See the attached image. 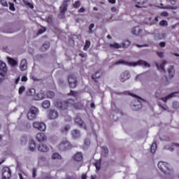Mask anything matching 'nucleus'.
<instances>
[{
	"instance_id": "13d9d810",
	"label": "nucleus",
	"mask_w": 179,
	"mask_h": 179,
	"mask_svg": "<svg viewBox=\"0 0 179 179\" xmlns=\"http://www.w3.org/2000/svg\"><path fill=\"white\" fill-rule=\"evenodd\" d=\"M78 13H85V12H86V9H85V8L81 7L78 10Z\"/></svg>"
},
{
	"instance_id": "58836bf2",
	"label": "nucleus",
	"mask_w": 179,
	"mask_h": 179,
	"mask_svg": "<svg viewBox=\"0 0 179 179\" xmlns=\"http://www.w3.org/2000/svg\"><path fill=\"white\" fill-rule=\"evenodd\" d=\"M178 8V7L177 6H166L165 7H162V9H170L171 10H176Z\"/></svg>"
},
{
	"instance_id": "39448f33",
	"label": "nucleus",
	"mask_w": 179,
	"mask_h": 179,
	"mask_svg": "<svg viewBox=\"0 0 179 179\" xmlns=\"http://www.w3.org/2000/svg\"><path fill=\"white\" fill-rule=\"evenodd\" d=\"M158 169L164 174H171V170L169 167V164L166 162H159L158 163Z\"/></svg>"
},
{
	"instance_id": "6e6552de",
	"label": "nucleus",
	"mask_w": 179,
	"mask_h": 179,
	"mask_svg": "<svg viewBox=\"0 0 179 179\" xmlns=\"http://www.w3.org/2000/svg\"><path fill=\"white\" fill-rule=\"evenodd\" d=\"M179 94V92H173V93H171V94H169L166 96L159 98V92H156L155 93V97L157 99H158L159 100H162V101H164V103H166L167 101V100H170V99H173V97L177 96V94Z\"/></svg>"
},
{
	"instance_id": "473e14b6",
	"label": "nucleus",
	"mask_w": 179,
	"mask_h": 179,
	"mask_svg": "<svg viewBox=\"0 0 179 179\" xmlns=\"http://www.w3.org/2000/svg\"><path fill=\"white\" fill-rule=\"evenodd\" d=\"M52 159L53 160H57V159L58 160H61V159H62V157H61V155H59L58 153L55 152V153L52 154Z\"/></svg>"
},
{
	"instance_id": "f3484780",
	"label": "nucleus",
	"mask_w": 179,
	"mask_h": 179,
	"mask_svg": "<svg viewBox=\"0 0 179 179\" xmlns=\"http://www.w3.org/2000/svg\"><path fill=\"white\" fill-rule=\"evenodd\" d=\"M166 64H167V61L163 60L162 64L156 63L155 65L159 71L164 72V65H166Z\"/></svg>"
},
{
	"instance_id": "6e6d98bb",
	"label": "nucleus",
	"mask_w": 179,
	"mask_h": 179,
	"mask_svg": "<svg viewBox=\"0 0 179 179\" xmlns=\"http://www.w3.org/2000/svg\"><path fill=\"white\" fill-rule=\"evenodd\" d=\"M36 173H37V169L34 168L32 169V177L34 178H36Z\"/></svg>"
},
{
	"instance_id": "1a4fd4ad",
	"label": "nucleus",
	"mask_w": 179,
	"mask_h": 179,
	"mask_svg": "<svg viewBox=\"0 0 179 179\" xmlns=\"http://www.w3.org/2000/svg\"><path fill=\"white\" fill-rule=\"evenodd\" d=\"M8 74V67H6V64L0 61V76L2 78H6Z\"/></svg>"
},
{
	"instance_id": "4d7b16f0",
	"label": "nucleus",
	"mask_w": 179,
	"mask_h": 179,
	"mask_svg": "<svg viewBox=\"0 0 179 179\" xmlns=\"http://www.w3.org/2000/svg\"><path fill=\"white\" fill-rule=\"evenodd\" d=\"M157 55L159 58H163V57H164V53L163 52H157Z\"/></svg>"
},
{
	"instance_id": "9d476101",
	"label": "nucleus",
	"mask_w": 179,
	"mask_h": 179,
	"mask_svg": "<svg viewBox=\"0 0 179 179\" xmlns=\"http://www.w3.org/2000/svg\"><path fill=\"white\" fill-rule=\"evenodd\" d=\"M12 176V171L9 167L6 166L2 169V179H10Z\"/></svg>"
},
{
	"instance_id": "4be33fe9",
	"label": "nucleus",
	"mask_w": 179,
	"mask_h": 179,
	"mask_svg": "<svg viewBox=\"0 0 179 179\" xmlns=\"http://www.w3.org/2000/svg\"><path fill=\"white\" fill-rule=\"evenodd\" d=\"M132 34H134L135 36H139L141 33H142V29L139 28V27H136L132 29L131 31Z\"/></svg>"
},
{
	"instance_id": "e2e57ef3",
	"label": "nucleus",
	"mask_w": 179,
	"mask_h": 179,
	"mask_svg": "<svg viewBox=\"0 0 179 179\" xmlns=\"http://www.w3.org/2000/svg\"><path fill=\"white\" fill-rule=\"evenodd\" d=\"M43 179H52V177L50 175H45L43 177Z\"/></svg>"
},
{
	"instance_id": "f704fd0d",
	"label": "nucleus",
	"mask_w": 179,
	"mask_h": 179,
	"mask_svg": "<svg viewBox=\"0 0 179 179\" xmlns=\"http://www.w3.org/2000/svg\"><path fill=\"white\" fill-rule=\"evenodd\" d=\"M129 45H131V42L129 41H124L122 44V48H128Z\"/></svg>"
},
{
	"instance_id": "a211bd4d",
	"label": "nucleus",
	"mask_w": 179,
	"mask_h": 179,
	"mask_svg": "<svg viewBox=\"0 0 179 179\" xmlns=\"http://www.w3.org/2000/svg\"><path fill=\"white\" fill-rule=\"evenodd\" d=\"M20 71H26L27 69V60L24 59L21 61L20 64Z\"/></svg>"
},
{
	"instance_id": "7c9ffc66",
	"label": "nucleus",
	"mask_w": 179,
	"mask_h": 179,
	"mask_svg": "<svg viewBox=\"0 0 179 179\" xmlns=\"http://www.w3.org/2000/svg\"><path fill=\"white\" fill-rule=\"evenodd\" d=\"M28 96H34V98L36 97V90L34 88H31L27 92Z\"/></svg>"
},
{
	"instance_id": "09e8293b",
	"label": "nucleus",
	"mask_w": 179,
	"mask_h": 179,
	"mask_svg": "<svg viewBox=\"0 0 179 179\" xmlns=\"http://www.w3.org/2000/svg\"><path fill=\"white\" fill-rule=\"evenodd\" d=\"M159 24H160V26L164 27V26H168L169 24L167 23V21L162 20V21H160Z\"/></svg>"
},
{
	"instance_id": "5701e85b",
	"label": "nucleus",
	"mask_w": 179,
	"mask_h": 179,
	"mask_svg": "<svg viewBox=\"0 0 179 179\" xmlns=\"http://www.w3.org/2000/svg\"><path fill=\"white\" fill-rule=\"evenodd\" d=\"M101 75H103V72L101 71H96L92 76V80L96 82V79H99V78H101Z\"/></svg>"
},
{
	"instance_id": "aec40b11",
	"label": "nucleus",
	"mask_w": 179,
	"mask_h": 179,
	"mask_svg": "<svg viewBox=\"0 0 179 179\" xmlns=\"http://www.w3.org/2000/svg\"><path fill=\"white\" fill-rule=\"evenodd\" d=\"M38 150H39V152H48V150H50V148H48V146H47V145L41 144L38 147Z\"/></svg>"
},
{
	"instance_id": "de8ad7c7",
	"label": "nucleus",
	"mask_w": 179,
	"mask_h": 179,
	"mask_svg": "<svg viewBox=\"0 0 179 179\" xmlns=\"http://www.w3.org/2000/svg\"><path fill=\"white\" fill-rule=\"evenodd\" d=\"M173 108H176V110L179 108V103L178 101H174L173 103Z\"/></svg>"
},
{
	"instance_id": "0eeeda50",
	"label": "nucleus",
	"mask_w": 179,
	"mask_h": 179,
	"mask_svg": "<svg viewBox=\"0 0 179 179\" xmlns=\"http://www.w3.org/2000/svg\"><path fill=\"white\" fill-rule=\"evenodd\" d=\"M37 114H38V109L34 106L31 107L27 113L28 120H34L37 116Z\"/></svg>"
},
{
	"instance_id": "412c9836",
	"label": "nucleus",
	"mask_w": 179,
	"mask_h": 179,
	"mask_svg": "<svg viewBox=\"0 0 179 179\" xmlns=\"http://www.w3.org/2000/svg\"><path fill=\"white\" fill-rule=\"evenodd\" d=\"M73 159L76 160V162H82L83 159V155H82V152H77L74 155Z\"/></svg>"
},
{
	"instance_id": "f8f14e48",
	"label": "nucleus",
	"mask_w": 179,
	"mask_h": 179,
	"mask_svg": "<svg viewBox=\"0 0 179 179\" xmlns=\"http://www.w3.org/2000/svg\"><path fill=\"white\" fill-rule=\"evenodd\" d=\"M34 128L38 129V131H44L46 129L45 124L40 122H35L33 124Z\"/></svg>"
},
{
	"instance_id": "79ce46f5",
	"label": "nucleus",
	"mask_w": 179,
	"mask_h": 179,
	"mask_svg": "<svg viewBox=\"0 0 179 179\" xmlns=\"http://www.w3.org/2000/svg\"><path fill=\"white\" fill-rule=\"evenodd\" d=\"M90 48V41H86L85 45L84 46L85 51L87 50Z\"/></svg>"
},
{
	"instance_id": "a18cd8bd",
	"label": "nucleus",
	"mask_w": 179,
	"mask_h": 179,
	"mask_svg": "<svg viewBox=\"0 0 179 179\" xmlns=\"http://www.w3.org/2000/svg\"><path fill=\"white\" fill-rule=\"evenodd\" d=\"M136 3L138 5H143L148 2V0H136Z\"/></svg>"
},
{
	"instance_id": "680f3d73",
	"label": "nucleus",
	"mask_w": 179,
	"mask_h": 179,
	"mask_svg": "<svg viewBox=\"0 0 179 179\" xmlns=\"http://www.w3.org/2000/svg\"><path fill=\"white\" fill-rule=\"evenodd\" d=\"M161 16H164V17H167V16H169V13L164 11L161 13Z\"/></svg>"
},
{
	"instance_id": "864d4df0",
	"label": "nucleus",
	"mask_w": 179,
	"mask_h": 179,
	"mask_svg": "<svg viewBox=\"0 0 179 179\" xmlns=\"http://www.w3.org/2000/svg\"><path fill=\"white\" fill-rule=\"evenodd\" d=\"M25 5H27V6H29V8H31V9H33V8H34V6H33V4H31V3H29L27 1H24Z\"/></svg>"
},
{
	"instance_id": "0e129e2a",
	"label": "nucleus",
	"mask_w": 179,
	"mask_h": 179,
	"mask_svg": "<svg viewBox=\"0 0 179 179\" xmlns=\"http://www.w3.org/2000/svg\"><path fill=\"white\" fill-rule=\"evenodd\" d=\"M22 82H27V77L24 76L21 78Z\"/></svg>"
},
{
	"instance_id": "393cba45",
	"label": "nucleus",
	"mask_w": 179,
	"mask_h": 179,
	"mask_svg": "<svg viewBox=\"0 0 179 179\" xmlns=\"http://www.w3.org/2000/svg\"><path fill=\"white\" fill-rule=\"evenodd\" d=\"M29 149L31 150V152H34V150H36V143L34 141H29Z\"/></svg>"
},
{
	"instance_id": "5fc2aeb1",
	"label": "nucleus",
	"mask_w": 179,
	"mask_h": 179,
	"mask_svg": "<svg viewBox=\"0 0 179 179\" xmlns=\"http://www.w3.org/2000/svg\"><path fill=\"white\" fill-rule=\"evenodd\" d=\"M46 22H47L48 23H49V24H51V23H52V17H48L46 18Z\"/></svg>"
},
{
	"instance_id": "4c0bfd02",
	"label": "nucleus",
	"mask_w": 179,
	"mask_h": 179,
	"mask_svg": "<svg viewBox=\"0 0 179 179\" xmlns=\"http://www.w3.org/2000/svg\"><path fill=\"white\" fill-rule=\"evenodd\" d=\"M110 48H121L122 45L117 43H110Z\"/></svg>"
},
{
	"instance_id": "cd10ccee",
	"label": "nucleus",
	"mask_w": 179,
	"mask_h": 179,
	"mask_svg": "<svg viewBox=\"0 0 179 179\" xmlns=\"http://www.w3.org/2000/svg\"><path fill=\"white\" fill-rule=\"evenodd\" d=\"M34 99V100H43V99H45V96L43 93L36 94Z\"/></svg>"
},
{
	"instance_id": "2eb2a0df",
	"label": "nucleus",
	"mask_w": 179,
	"mask_h": 179,
	"mask_svg": "<svg viewBox=\"0 0 179 179\" xmlns=\"http://www.w3.org/2000/svg\"><path fill=\"white\" fill-rule=\"evenodd\" d=\"M75 122L77 125H78V127H80V128H83L84 129H85V131L86 129H87V128L86 127V124L83 122L80 117H76L75 120Z\"/></svg>"
},
{
	"instance_id": "c756f323",
	"label": "nucleus",
	"mask_w": 179,
	"mask_h": 179,
	"mask_svg": "<svg viewBox=\"0 0 179 179\" xmlns=\"http://www.w3.org/2000/svg\"><path fill=\"white\" fill-rule=\"evenodd\" d=\"M8 64L11 65V66H15V65H17V62L10 57H8Z\"/></svg>"
},
{
	"instance_id": "c85d7f7f",
	"label": "nucleus",
	"mask_w": 179,
	"mask_h": 179,
	"mask_svg": "<svg viewBox=\"0 0 179 179\" xmlns=\"http://www.w3.org/2000/svg\"><path fill=\"white\" fill-rule=\"evenodd\" d=\"M50 106H51V103L48 100H45L42 103V107L43 108H50Z\"/></svg>"
},
{
	"instance_id": "dca6fc26",
	"label": "nucleus",
	"mask_w": 179,
	"mask_h": 179,
	"mask_svg": "<svg viewBox=\"0 0 179 179\" xmlns=\"http://www.w3.org/2000/svg\"><path fill=\"white\" fill-rule=\"evenodd\" d=\"M36 139L38 142H44V141H47V136L44 133H38L36 135Z\"/></svg>"
},
{
	"instance_id": "774afa93",
	"label": "nucleus",
	"mask_w": 179,
	"mask_h": 179,
	"mask_svg": "<svg viewBox=\"0 0 179 179\" xmlns=\"http://www.w3.org/2000/svg\"><path fill=\"white\" fill-rule=\"evenodd\" d=\"M169 1L173 6L176 5V0H169Z\"/></svg>"
},
{
	"instance_id": "37998d69",
	"label": "nucleus",
	"mask_w": 179,
	"mask_h": 179,
	"mask_svg": "<svg viewBox=\"0 0 179 179\" xmlns=\"http://www.w3.org/2000/svg\"><path fill=\"white\" fill-rule=\"evenodd\" d=\"M73 8H76V9H78V8H80V1H76L73 4Z\"/></svg>"
},
{
	"instance_id": "4468645a",
	"label": "nucleus",
	"mask_w": 179,
	"mask_h": 179,
	"mask_svg": "<svg viewBox=\"0 0 179 179\" xmlns=\"http://www.w3.org/2000/svg\"><path fill=\"white\" fill-rule=\"evenodd\" d=\"M48 117L50 120H55V118H58V112L54 109L49 110Z\"/></svg>"
},
{
	"instance_id": "72a5a7b5",
	"label": "nucleus",
	"mask_w": 179,
	"mask_h": 179,
	"mask_svg": "<svg viewBox=\"0 0 179 179\" xmlns=\"http://www.w3.org/2000/svg\"><path fill=\"white\" fill-rule=\"evenodd\" d=\"M48 99H54L55 97V94L52 91H48L46 94Z\"/></svg>"
},
{
	"instance_id": "f257e3e1",
	"label": "nucleus",
	"mask_w": 179,
	"mask_h": 179,
	"mask_svg": "<svg viewBox=\"0 0 179 179\" xmlns=\"http://www.w3.org/2000/svg\"><path fill=\"white\" fill-rule=\"evenodd\" d=\"M126 65L127 66H138V65H141V66H145V68H150V64L144 60L140 59L137 62H127L124 60H119L114 63V65Z\"/></svg>"
},
{
	"instance_id": "9b49d317",
	"label": "nucleus",
	"mask_w": 179,
	"mask_h": 179,
	"mask_svg": "<svg viewBox=\"0 0 179 179\" xmlns=\"http://www.w3.org/2000/svg\"><path fill=\"white\" fill-rule=\"evenodd\" d=\"M72 146H71V143L66 141L64 140L59 144V150H68V149H71Z\"/></svg>"
},
{
	"instance_id": "c9c22d12",
	"label": "nucleus",
	"mask_w": 179,
	"mask_h": 179,
	"mask_svg": "<svg viewBox=\"0 0 179 179\" xmlns=\"http://www.w3.org/2000/svg\"><path fill=\"white\" fill-rule=\"evenodd\" d=\"M27 143V136H22L20 138V145H26Z\"/></svg>"
},
{
	"instance_id": "a878e982",
	"label": "nucleus",
	"mask_w": 179,
	"mask_h": 179,
	"mask_svg": "<svg viewBox=\"0 0 179 179\" xmlns=\"http://www.w3.org/2000/svg\"><path fill=\"white\" fill-rule=\"evenodd\" d=\"M168 73L169 76H171V78H174L175 71L173 66H169V68L168 69Z\"/></svg>"
},
{
	"instance_id": "423d86ee",
	"label": "nucleus",
	"mask_w": 179,
	"mask_h": 179,
	"mask_svg": "<svg viewBox=\"0 0 179 179\" xmlns=\"http://www.w3.org/2000/svg\"><path fill=\"white\" fill-rule=\"evenodd\" d=\"M68 82L69 87L71 89H75V87L78 86V79L75 77V75L73 74H70L68 76Z\"/></svg>"
},
{
	"instance_id": "a19ab883",
	"label": "nucleus",
	"mask_w": 179,
	"mask_h": 179,
	"mask_svg": "<svg viewBox=\"0 0 179 179\" xmlns=\"http://www.w3.org/2000/svg\"><path fill=\"white\" fill-rule=\"evenodd\" d=\"M163 38H164L163 34H157L155 36V40H163Z\"/></svg>"
},
{
	"instance_id": "20e7f679",
	"label": "nucleus",
	"mask_w": 179,
	"mask_h": 179,
	"mask_svg": "<svg viewBox=\"0 0 179 179\" xmlns=\"http://www.w3.org/2000/svg\"><path fill=\"white\" fill-rule=\"evenodd\" d=\"M71 0H64L62 6L59 8L60 13L58 15L59 19H64L65 17V12L68 10V2H70Z\"/></svg>"
},
{
	"instance_id": "49530a36",
	"label": "nucleus",
	"mask_w": 179,
	"mask_h": 179,
	"mask_svg": "<svg viewBox=\"0 0 179 179\" xmlns=\"http://www.w3.org/2000/svg\"><path fill=\"white\" fill-rule=\"evenodd\" d=\"M24 90H26V88L24 87V86L20 87L18 91L19 94H22L23 92H24Z\"/></svg>"
},
{
	"instance_id": "8fccbe9b",
	"label": "nucleus",
	"mask_w": 179,
	"mask_h": 179,
	"mask_svg": "<svg viewBox=\"0 0 179 179\" xmlns=\"http://www.w3.org/2000/svg\"><path fill=\"white\" fill-rule=\"evenodd\" d=\"M0 3L2 5V6L8 7V2H6L5 0H0Z\"/></svg>"
},
{
	"instance_id": "c03bdc74",
	"label": "nucleus",
	"mask_w": 179,
	"mask_h": 179,
	"mask_svg": "<svg viewBox=\"0 0 179 179\" xmlns=\"http://www.w3.org/2000/svg\"><path fill=\"white\" fill-rule=\"evenodd\" d=\"M94 24H91L90 26H89V34H93V30L92 29H94Z\"/></svg>"
},
{
	"instance_id": "2f4dec72",
	"label": "nucleus",
	"mask_w": 179,
	"mask_h": 179,
	"mask_svg": "<svg viewBox=\"0 0 179 179\" xmlns=\"http://www.w3.org/2000/svg\"><path fill=\"white\" fill-rule=\"evenodd\" d=\"M94 166L96 169V171H99V170H100L101 167V159H100L98 161H96V163L94 164Z\"/></svg>"
},
{
	"instance_id": "b1692460",
	"label": "nucleus",
	"mask_w": 179,
	"mask_h": 179,
	"mask_svg": "<svg viewBox=\"0 0 179 179\" xmlns=\"http://www.w3.org/2000/svg\"><path fill=\"white\" fill-rule=\"evenodd\" d=\"M50 48V42H45L43 45L42 47L41 48V51L43 52L47 51Z\"/></svg>"
},
{
	"instance_id": "7ed1b4c3",
	"label": "nucleus",
	"mask_w": 179,
	"mask_h": 179,
	"mask_svg": "<svg viewBox=\"0 0 179 179\" xmlns=\"http://www.w3.org/2000/svg\"><path fill=\"white\" fill-rule=\"evenodd\" d=\"M71 101H72V100L69 99L67 101L59 102L57 106L61 110H66V108H68V107L69 106V104H73V107H75V108H76L77 110L80 108V104L72 103H71Z\"/></svg>"
},
{
	"instance_id": "052dcab7",
	"label": "nucleus",
	"mask_w": 179,
	"mask_h": 179,
	"mask_svg": "<svg viewBox=\"0 0 179 179\" xmlns=\"http://www.w3.org/2000/svg\"><path fill=\"white\" fill-rule=\"evenodd\" d=\"M164 149H166L167 150H170L171 152H173V150H174V149H173V148L170 147V145H165L164 146Z\"/></svg>"
},
{
	"instance_id": "bf43d9fd",
	"label": "nucleus",
	"mask_w": 179,
	"mask_h": 179,
	"mask_svg": "<svg viewBox=\"0 0 179 179\" xmlns=\"http://www.w3.org/2000/svg\"><path fill=\"white\" fill-rule=\"evenodd\" d=\"M58 83L60 86H64V85H65V81H64L62 79H59Z\"/></svg>"
},
{
	"instance_id": "f03ea898",
	"label": "nucleus",
	"mask_w": 179,
	"mask_h": 179,
	"mask_svg": "<svg viewBox=\"0 0 179 179\" xmlns=\"http://www.w3.org/2000/svg\"><path fill=\"white\" fill-rule=\"evenodd\" d=\"M123 94H128L129 96H132L133 97H136L137 99L136 101H138L139 104L138 105H131V108L134 111H138V110H140V108L142 107L141 103L143 101V99L142 98H139V96H136V95H134V94L129 92V91H125Z\"/></svg>"
},
{
	"instance_id": "ddd939ff",
	"label": "nucleus",
	"mask_w": 179,
	"mask_h": 179,
	"mask_svg": "<svg viewBox=\"0 0 179 179\" xmlns=\"http://www.w3.org/2000/svg\"><path fill=\"white\" fill-rule=\"evenodd\" d=\"M131 78V75L129 74V71H123L120 76V80L122 83L125 82L126 80H128V79Z\"/></svg>"
},
{
	"instance_id": "338daca9",
	"label": "nucleus",
	"mask_w": 179,
	"mask_h": 179,
	"mask_svg": "<svg viewBox=\"0 0 179 179\" xmlns=\"http://www.w3.org/2000/svg\"><path fill=\"white\" fill-rule=\"evenodd\" d=\"M20 80V76H19L17 78L15 79V85H17Z\"/></svg>"
},
{
	"instance_id": "603ef678",
	"label": "nucleus",
	"mask_w": 179,
	"mask_h": 179,
	"mask_svg": "<svg viewBox=\"0 0 179 179\" xmlns=\"http://www.w3.org/2000/svg\"><path fill=\"white\" fill-rule=\"evenodd\" d=\"M9 5L10 10H15V5L13 3H9Z\"/></svg>"
},
{
	"instance_id": "ea45409f",
	"label": "nucleus",
	"mask_w": 179,
	"mask_h": 179,
	"mask_svg": "<svg viewBox=\"0 0 179 179\" xmlns=\"http://www.w3.org/2000/svg\"><path fill=\"white\" fill-rule=\"evenodd\" d=\"M102 152L103 153V156L106 157H107V155H108V148H107V147L103 146L102 148Z\"/></svg>"
},
{
	"instance_id": "69168bd1",
	"label": "nucleus",
	"mask_w": 179,
	"mask_h": 179,
	"mask_svg": "<svg viewBox=\"0 0 179 179\" xmlns=\"http://www.w3.org/2000/svg\"><path fill=\"white\" fill-rule=\"evenodd\" d=\"M45 31V29H39L38 30V34H43Z\"/></svg>"
},
{
	"instance_id": "6ab92c4d",
	"label": "nucleus",
	"mask_w": 179,
	"mask_h": 179,
	"mask_svg": "<svg viewBox=\"0 0 179 179\" xmlns=\"http://www.w3.org/2000/svg\"><path fill=\"white\" fill-rule=\"evenodd\" d=\"M71 135L73 139H79L80 138V131L74 129L71 131Z\"/></svg>"
},
{
	"instance_id": "3c124183",
	"label": "nucleus",
	"mask_w": 179,
	"mask_h": 179,
	"mask_svg": "<svg viewBox=\"0 0 179 179\" xmlns=\"http://www.w3.org/2000/svg\"><path fill=\"white\" fill-rule=\"evenodd\" d=\"M69 96H78V92L71 90V91L70 92V93L69 94Z\"/></svg>"
},
{
	"instance_id": "e433bc0d",
	"label": "nucleus",
	"mask_w": 179,
	"mask_h": 179,
	"mask_svg": "<svg viewBox=\"0 0 179 179\" xmlns=\"http://www.w3.org/2000/svg\"><path fill=\"white\" fill-rule=\"evenodd\" d=\"M156 149H157V144L156 142H154L151 145V153H155L156 152Z\"/></svg>"
},
{
	"instance_id": "bb28decb",
	"label": "nucleus",
	"mask_w": 179,
	"mask_h": 179,
	"mask_svg": "<svg viewBox=\"0 0 179 179\" xmlns=\"http://www.w3.org/2000/svg\"><path fill=\"white\" fill-rule=\"evenodd\" d=\"M71 129V127L70 126H64V127H62L61 129V132L62 134H63L64 135H66V134H68V131H69Z\"/></svg>"
}]
</instances>
